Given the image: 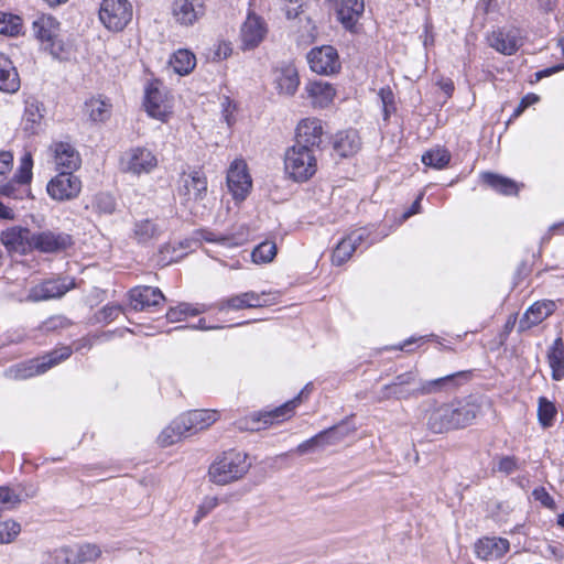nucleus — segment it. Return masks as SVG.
<instances>
[{
  "mask_svg": "<svg viewBox=\"0 0 564 564\" xmlns=\"http://www.w3.org/2000/svg\"><path fill=\"white\" fill-rule=\"evenodd\" d=\"M21 531V525L13 521L7 520L0 523V544L12 542Z\"/></svg>",
  "mask_w": 564,
  "mask_h": 564,
  "instance_id": "nucleus-51",
  "label": "nucleus"
},
{
  "mask_svg": "<svg viewBox=\"0 0 564 564\" xmlns=\"http://www.w3.org/2000/svg\"><path fill=\"white\" fill-rule=\"evenodd\" d=\"M93 208L99 214L110 215L116 209L115 198L108 193H99L94 197Z\"/></svg>",
  "mask_w": 564,
  "mask_h": 564,
  "instance_id": "nucleus-49",
  "label": "nucleus"
},
{
  "mask_svg": "<svg viewBox=\"0 0 564 564\" xmlns=\"http://www.w3.org/2000/svg\"><path fill=\"white\" fill-rule=\"evenodd\" d=\"M205 12V0H173L171 4L172 18L181 26L194 25Z\"/></svg>",
  "mask_w": 564,
  "mask_h": 564,
  "instance_id": "nucleus-14",
  "label": "nucleus"
},
{
  "mask_svg": "<svg viewBox=\"0 0 564 564\" xmlns=\"http://www.w3.org/2000/svg\"><path fill=\"white\" fill-rule=\"evenodd\" d=\"M453 410L449 403L437 404L427 414L426 425L433 433L453 431Z\"/></svg>",
  "mask_w": 564,
  "mask_h": 564,
  "instance_id": "nucleus-28",
  "label": "nucleus"
},
{
  "mask_svg": "<svg viewBox=\"0 0 564 564\" xmlns=\"http://www.w3.org/2000/svg\"><path fill=\"white\" fill-rule=\"evenodd\" d=\"M74 171H61L47 184V193L55 200H70L82 191V181L73 174Z\"/></svg>",
  "mask_w": 564,
  "mask_h": 564,
  "instance_id": "nucleus-9",
  "label": "nucleus"
},
{
  "mask_svg": "<svg viewBox=\"0 0 564 564\" xmlns=\"http://www.w3.org/2000/svg\"><path fill=\"white\" fill-rule=\"evenodd\" d=\"M376 239L371 238L369 228H358L344 237L333 251L332 261L336 265H341L350 259L352 253L359 248H368Z\"/></svg>",
  "mask_w": 564,
  "mask_h": 564,
  "instance_id": "nucleus-6",
  "label": "nucleus"
},
{
  "mask_svg": "<svg viewBox=\"0 0 564 564\" xmlns=\"http://www.w3.org/2000/svg\"><path fill=\"white\" fill-rule=\"evenodd\" d=\"M182 204L193 209V203H199L207 196V178L200 171H194L182 177V185L178 188Z\"/></svg>",
  "mask_w": 564,
  "mask_h": 564,
  "instance_id": "nucleus-12",
  "label": "nucleus"
},
{
  "mask_svg": "<svg viewBox=\"0 0 564 564\" xmlns=\"http://www.w3.org/2000/svg\"><path fill=\"white\" fill-rule=\"evenodd\" d=\"M129 296L132 307L137 311L150 310L165 301V296L159 288L148 285L131 289Z\"/></svg>",
  "mask_w": 564,
  "mask_h": 564,
  "instance_id": "nucleus-24",
  "label": "nucleus"
},
{
  "mask_svg": "<svg viewBox=\"0 0 564 564\" xmlns=\"http://www.w3.org/2000/svg\"><path fill=\"white\" fill-rule=\"evenodd\" d=\"M132 19V6L128 0H102L99 20L109 31H122Z\"/></svg>",
  "mask_w": 564,
  "mask_h": 564,
  "instance_id": "nucleus-5",
  "label": "nucleus"
},
{
  "mask_svg": "<svg viewBox=\"0 0 564 564\" xmlns=\"http://www.w3.org/2000/svg\"><path fill=\"white\" fill-rule=\"evenodd\" d=\"M144 107L150 117L162 122H166L172 115L171 99L156 87L147 89Z\"/></svg>",
  "mask_w": 564,
  "mask_h": 564,
  "instance_id": "nucleus-20",
  "label": "nucleus"
},
{
  "mask_svg": "<svg viewBox=\"0 0 564 564\" xmlns=\"http://www.w3.org/2000/svg\"><path fill=\"white\" fill-rule=\"evenodd\" d=\"M284 166L294 181L305 182L317 171L316 152L294 143L285 152Z\"/></svg>",
  "mask_w": 564,
  "mask_h": 564,
  "instance_id": "nucleus-3",
  "label": "nucleus"
},
{
  "mask_svg": "<svg viewBox=\"0 0 564 564\" xmlns=\"http://www.w3.org/2000/svg\"><path fill=\"white\" fill-rule=\"evenodd\" d=\"M102 554L96 543H77L56 551V558L63 564H87L96 562Z\"/></svg>",
  "mask_w": 564,
  "mask_h": 564,
  "instance_id": "nucleus-11",
  "label": "nucleus"
},
{
  "mask_svg": "<svg viewBox=\"0 0 564 564\" xmlns=\"http://www.w3.org/2000/svg\"><path fill=\"white\" fill-rule=\"evenodd\" d=\"M72 354L69 347H62L58 350H54L46 356L42 357L41 360H31L28 364H20L9 368L6 371V376L13 379H26L39 373H43L53 366L67 359Z\"/></svg>",
  "mask_w": 564,
  "mask_h": 564,
  "instance_id": "nucleus-4",
  "label": "nucleus"
},
{
  "mask_svg": "<svg viewBox=\"0 0 564 564\" xmlns=\"http://www.w3.org/2000/svg\"><path fill=\"white\" fill-rule=\"evenodd\" d=\"M202 311L198 308H192L189 304L181 303L176 307H172L166 313V318L171 323L180 322L182 321L183 316L191 314V315H198Z\"/></svg>",
  "mask_w": 564,
  "mask_h": 564,
  "instance_id": "nucleus-52",
  "label": "nucleus"
},
{
  "mask_svg": "<svg viewBox=\"0 0 564 564\" xmlns=\"http://www.w3.org/2000/svg\"><path fill=\"white\" fill-rule=\"evenodd\" d=\"M451 161V153L444 148H437L425 152L422 155V162L426 166L434 169H444Z\"/></svg>",
  "mask_w": 564,
  "mask_h": 564,
  "instance_id": "nucleus-43",
  "label": "nucleus"
},
{
  "mask_svg": "<svg viewBox=\"0 0 564 564\" xmlns=\"http://www.w3.org/2000/svg\"><path fill=\"white\" fill-rule=\"evenodd\" d=\"M547 361L552 370L553 380L564 378V344L562 338H556L547 351Z\"/></svg>",
  "mask_w": 564,
  "mask_h": 564,
  "instance_id": "nucleus-38",
  "label": "nucleus"
},
{
  "mask_svg": "<svg viewBox=\"0 0 564 564\" xmlns=\"http://www.w3.org/2000/svg\"><path fill=\"white\" fill-rule=\"evenodd\" d=\"M174 72L181 76L188 75L196 66V56L186 48L177 50L169 61Z\"/></svg>",
  "mask_w": 564,
  "mask_h": 564,
  "instance_id": "nucleus-40",
  "label": "nucleus"
},
{
  "mask_svg": "<svg viewBox=\"0 0 564 564\" xmlns=\"http://www.w3.org/2000/svg\"><path fill=\"white\" fill-rule=\"evenodd\" d=\"M58 28V21L52 15H42L32 24L35 37L43 42L52 41L57 35Z\"/></svg>",
  "mask_w": 564,
  "mask_h": 564,
  "instance_id": "nucleus-39",
  "label": "nucleus"
},
{
  "mask_svg": "<svg viewBox=\"0 0 564 564\" xmlns=\"http://www.w3.org/2000/svg\"><path fill=\"white\" fill-rule=\"evenodd\" d=\"M529 98H532V101H538L539 100V97L536 95H534V94L527 95L525 97L522 98V100L519 104V106L514 109L513 117L520 116L523 112V110L527 107L530 106Z\"/></svg>",
  "mask_w": 564,
  "mask_h": 564,
  "instance_id": "nucleus-62",
  "label": "nucleus"
},
{
  "mask_svg": "<svg viewBox=\"0 0 564 564\" xmlns=\"http://www.w3.org/2000/svg\"><path fill=\"white\" fill-rule=\"evenodd\" d=\"M33 232L21 226H13L2 230L0 239L3 246L10 252L25 254L32 251Z\"/></svg>",
  "mask_w": 564,
  "mask_h": 564,
  "instance_id": "nucleus-21",
  "label": "nucleus"
},
{
  "mask_svg": "<svg viewBox=\"0 0 564 564\" xmlns=\"http://www.w3.org/2000/svg\"><path fill=\"white\" fill-rule=\"evenodd\" d=\"M50 150L53 153L55 169L58 171H76L82 164L78 151L68 142H54Z\"/></svg>",
  "mask_w": 564,
  "mask_h": 564,
  "instance_id": "nucleus-23",
  "label": "nucleus"
},
{
  "mask_svg": "<svg viewBox=\"0 0 564 564\" xmlns=\"http://www.w3.org/2000/svg\"><path fill=\"white\" fill-rule=\"evenodd\" d=\"M310 98L315 107H327L335 97V88L326 82H313L307 87Z\"/></svg>",
  "mask_w": 564,
  "mask_h": 564,
  "instance_id": "nucleus-36",
  "label": "nucleus"
},
{
  "mask_svg": "<svg viewBox=\"0 0 564 564\" xmlns=\"http://www.w3.org/2000/svg\"><path fill=\"white\" fill-rule=\"evenodd\" d=\"M133 234L139 242H147L160 236L161 228L150 219H143L134 224Z\"/></svg>",
  "mask_w": 564,
  "mask_h": 564,
  "instance_id": "nucleus-42",
  "label": "nucleus"
},
{
  "mask_svg": "<svg viewBox=\"0 0 564 564\" xmlns=\"http://www.w3.org/2000/svg\"><path fill=\"white\" fill-rule=\"evenodd\" d=\"M158 163L153 151L144 147L129 149L121 159L122 170L133 175L149 174Z\"/></svg>",
  "mask_w": 564,
  "mask_h": 564,
  "instance_id": "nucleus-7",
  "label": "nucleus"
},
{
  "mask_svg": "<svg viewBox=\"0 0 564 564\" xmlns=\"http://www.w3.org/2000/svg\"><path fill=\"white\" fill-rule=\"evenodd\" d=\"M22 20L11 13H0V34L15 36L21 32Z\"/></svg>",
  "mask_w": 564,
  "mask_h": 564,
  "instance_id": "nucleus-45",
  "label": "nucleus"
},
{
  "mask_svg": "<svg viewBox=\"0 0 564 564\" xmlns=\"http://www.w3.org/2000/svg\"><path fill=\"white\" fill-rule=\"evenodd\" d=\"M121 313V307L116 304L106 305L101 311H99L97 318L99 322L109 323L116 319Z\"/></svg>",
  "mask_w": 564,
  "mask_h": 564,
  "instance_id": "nucleus-58",
  "label": "nucleus"
},
{
  "mask_svg": "<svg viewBox=\"0 0 564 564\" xmlns=\"http://www.w3.org/2000/svg\"><path fill=\"white\" fill-rule=\"evenodd\" d=\"M227 186L236 200L246 199L249 194L252 181L243 160H235L227 172Z\"/></svg>",
  "mask_w": 564,
  "mask_h": 564,
  "instance_id": "nucleus-15",
  "label": "nucleus"
},
{
  "mask_svg": "<svg viewBox=\"0 0 564 564\" xmlns=\"http://www.w3.org/2000/svg\"><path fill=\"white\" fill-rule=\"evenodd\" d=\"M311 69L319 75H334L340 69V61L335 47L323 45L312 48L307 54Z\"/></svg>",
  "mask_w": 564,
  "mask_h": 564,
  "instance_id": "nucleus-10",
  "label": "nucleus"
},
{
  "mask_svg": "<svg viewBox=\"0 0 564 564\" xmlns=\"http://www.w3.org/2000/svg\"><path fill=\"white\" fill-rule=\"evenodd\" d=\"M308 388L310 384L305 386L297 397L284 404L270 411L254 412L235 421L234 425L239 431L257 432L267 429L270 425L281 423L293 416L295 408L301 403L302 394L305 391H308Z\"/></svg>",
  "mask_w": 564,
  "mask_h": 564,
  "instance_id": "nucleus-2",
  "label": "nucleus"
},
{
  "mask_svg": "<svg viewBox=\"0 0 564 564\" xmlns=\"http://www.w3.org/2000/svg\"><path fill=\"white\" fill-rule=\"evenodd\" d=\"M183 437H186V436L183 433V431L181 430V427L177 424V422L174 420L158 436V443L161 446L166 447V446H171V445L177 443Z\"/></svg>",
  "mask_w": 564,
  "mask_h": 564,
  "instance_id": "nucleus-44",
  "label": "nucleus"
},
{
  "mask_svg": "<svg viewBox=\"0 0 564 564\" xmlns=\"http://www.w3.org/2000/svg\"><path fill=\"white\" fill-rule=\"evenodd\" d=\"M74 288L75 282L73 279L45 280L30 289L28 299L33 302L59 299Z\"/></svg>",
  "mask_w": 564,
  "mask_h": 564,
  "instance_id": "nucleus-17",
  "label": "nucleus"
},
{
  "mask_svg": "<svg viewBox=\"0 0 564 564\" xmlns=\"http://www.w3.org/2000/svg\"><path fill=\"white\" fill-rule=\"evenodd\" d=\"M532 497L535 501H539L544 508L555 510L556 503L547 490L540 486L533 489Z\"/></svg>",
  "mask_w": 564,
  "mask_h": 564,
  "instance_id": "nucleus-55",
  "label": "nucleus"
},
{
  "mask_svg": "<svg viewBox=\"0 0 564 564\" xmlns=\"http://www.w3.org/2000/svg\"><path fill=\"white\" fill-rule=\"evenodd\" d=\"M520 468L516 456H501L498 458L495 469L505 475H511Z\"/></svg>",
  "mask_w": 564,
  "mask_h": 564,
  "instance_id": "nucleus-53",
  "label": "nucleus"
},
{
  "mask_svg": "<svg viewBox=\"0 0 564 564\" xmlns=\"http://www.w3.org/2000/svg\"><path fill=\"white\" fill-rule=\"evenodd\" d=\"M203 238L206 241L217 242V243H221V245H226L229 241L228 238H226L224 236L216 235V234H214L212 231H205L203 234Z\"/></svg>",
  "mask_w": 564,
  "mask_h": 564,
  "instance_id": "nucleus-63",
  "label": "nucleus"
},
{
  "mask_svg": "<svg viewBox=\"0 0 564 564\" xmlns=\"http://www.w3.org/2000/svg\"><path fill=\"white\" fill-rule=\"evenodd\" d=\"M21 82L13 63L0 54V91L14 94L20 89Z\"/></svg>",
  "mask_w": 564,
  "mask_h": 564,
  "instance_id": "nucleus-33",
  "label": "nucleus"
},
{
  "mask_svg": "<svg viewBox=\"0 0 564 564\" xmlns=\"http://www.w3.org/2000/svg\"><path fill=\"white\" fill-rule=\"evenodd\" d=\"M356 430V426L347 419L322 432L324 434L326 445H332L351 435Z\"/></svg>",
  "mask_w": 564,
  "mask_h": 564,
  "instance_id": "nucleus-41",
  "label": "nucleus"
},
{
  "mask_svg": "<svg viewBox=\"0 0 564 564\" xmlns=\"http://www.w3.org/2000/svg\"><path fill=\"white\" fill-rule=\"evenodd\" d=\"M467 372L459 371L432 380H421L417 382L416 392L419 395H427L454 389L457 386V379L466 377Z\"/></svg>",
  "mask_w": 564,
  "mask_h": 564,
  "instance_id": "nucleus-30",
  "label": "nucleus"
},
{
  "mask_svg": "<svg viewBox=\"0 0 564 564\" xmlns=\"http://www.w3.org/2000/svg\"><path fill=\"white\" fill-rule=\"evenodd\" d=\"M556 414L555 405L545 398L539 399L538 416L540 423L544 427H549L553 424Z\"/></svg>",
  "mask_w": 564,
  "mask_h": 564,
  "instance_id": "nucleus-48",
  "label": "nucleus"
},
{
  "mask_svg": "<svg viewBox=\"0 0 564 564\" xmlns=\"http://www.w3.org/2000/svg\"><path fill=\"white\" fill-rule=\"evenodd\" d=\"M267 31L264 21L254 13H249L240 30L242 48L257 47L264 39Z\"/></svg>",
  "mask_w": 564,
  "mask_h": 564,
  "instance_id": "nucleus-22",
  "label": "nucleus"
},
{
  "mask_svg": "<svg viewBox=\"0 0 564 564\" xmlns=\"http://www.w3.org/2000/svg\"><path fill=\"white\" fill-rule=\"evenodd\" d=\"M269 303L268 294L265 292L257 293L248 291L240 294L223 299L216 303L215 307L220 311H239L243 308L262 307Z\"/></svg>",
  "mask_w": 564,
  "mask_h": 564,
  "instance_id": "nucleus-19",
  "label": "nucleus"
},
{
  "mask_svg": "<svg viewBox=\"0 0 564 564\" xmlns=\"http://www.w3.org/2000/svg\"><path fill=\"white\" fill-rule=\"evenodd\" d=\"M275 83L280 94L293 96L300 85L299 73L295 66L285 65L281 67L275 77Z\"/></svg>",
  "mask_w": 564,
  "mask_h": 564,
  "instance_id": "nucleus-35",
  "label": "nucleus"
},
{
  "mask_svg": "<svg viewBox=\"0 0 564 564\" xmlns=\"http://www.w3.org/2000/svg\"><path fill=\"white\" fill-rule=\"evenodd\" d=\"M449 405H452L453 410L452 421L454 430L470 425L481 410L478 403L469 401L451 402Z\"/></svg>",
  "mask_w": 564,
  "mask_h": 564,
  "instance_id": "nucleus-29",
  "label": "nucleus"
},
{
  "mask_svg": "<svg viewBox=\"0 0 564 564\" xmlns=\"http://www.w3.org/2000/svg\"><path fill=\"white\" fill-rule=\"evenodd\" d=\"M556 308L555 302L551 300L533 303L520 319L519 326L522 330L529 329L547 318Z\"/></svg>",
  "mask_w": 564,
  "mask_h": 564,
  "instance_id": "nucleus-27",
  "label": "nucleus"
},
{
  "mask_svg": "<svg viewBox=\"0 0 564 564\" xmlns=\"http://www.w3.org/2000/svg\"><path fill=\"white\" fill-rule=\"evenodd\" d=\"M539 9L543 12H552L556 6L555 0H538Z\"/></svg>",
  "mask_w": 564,
  "mask_h": 564,
  "instance_id": "nucleus-64",
  "label": "nucleus"
},
{
  "mask_svg": "<svg viewBox=\"0 0 564 564\" xmlns=\"http://www.w3.org/2000/svg\"><path fill=\"white\" fill-rule=\"evenodd\" d=\"M13 163V154L9 151L0 152V176L11 171Z\"/></svg>",
  "mask_w": 564,
  "mask_h": 564,
  "instance_id": "nucleus-61",
  "label": "nucleus"
},
{
  "mask_svg": "<svg viewBox=\"0 0 564 564\" xmlns=\"http://www.w3.org/2000/svg\"><path fill=\"white\" fill-rule=\"evenodd\" d=\"M379 97H380V99L382 101V105H383L384 119H388L391 109L392 110L394 109V107H393V99H394L393 93H392V90L389 87L381 88L379 90Z\"/></svg>",
  "mask_w": 564,
  "mask_h": 564,
  "instance_id": "nucleus-59",
  "label": "nucleus"
},
{
  "mask_svg": "<svg viewBox=\"0 0 564 564\" xmlns=\"http://www.w3.org/2000/svg\"><path fill=\"white\" fill-rule=\"evenodd\" d=\"M218 506V499L216 497H206L199 505L196 514L194 517V523L197 524L203 518H205L210 511Z\"/></svg>",
  "mask_w": 564,
  "mask_h": 564,
  "instance_id": "nucleus-54",
  "label": "nucleus"
},
{
  "mask_svg": "<svg viewBox=\"0 0 564 564\" xmlns=\"http://www.w3.org/2000/svg\"><path fill=\"white\" fill-rule=\"evenodd\" d=\"M192 412L197 432L209 427L219 417V413L216 410H193Z\"/></svg>",
  "mask_w": 564,
  "mask_h": 564,
  "instance_id": "nucleus-47",
  "label": "nucleus"
},
{
  "mask_svg": "<svg viewBox=\"0 0 564 564\" xmlns=\"http://www.w3.org/2000/svg\"><path fill=\"white\" fill-rule=\"evenodd\" d=\"M361 142L356 130L349 129L337 133L334 150L343 158H347L357 153Z\"/></svg>",
  "mask_w": 564,
  "mask_h": 564,
  "instance_id": "nucleus-34",
  "label": "nucleus"
},
{
  "mask_svg": "<svg viewBox=\"0 0 564 564\" xmlns=\"http://www.w3.org/2000/svg\"><path fill=\"white\" fill-rule=\"evenodd\" d=\"M31 241L32 251L37 250L43 253L62 252L73 243L68 234L52 230L33 232Z\"/></svg>",
  "mask_w": 564,
  "mask_h": 564,
  "instance_id": "nucleus-16",
  "label": "nucleus"
},
{
  "mask_svg": "<svg viewBox=\"0 0 564 564\" xmlns=\"http://www.w3.org/2000/svg\"><path fill=\"white\" fill-rule=\"evenodd\" d=\"M32 166H33V160L30 152H26L20 162L19 170L17 174L14 175V180L19 184H28L31 182L32 178Z\"/></svg>",
  "mask_w": 564,
  "mask_h": 564,
  "instance_id": "nucleus-50",
  "label": "nucleus"
},
{
  "mask_svg": "<svg viewBox=\"0 0 564 564\" xmlns=\"http://www.w3.org/2000/svg\"><path fill=\"white\" fill-rule=\"evenodd\" d=\"M365 10L364 0H341L338 19L346 30L354 31Z\"/></svg>",
  "mask_w": 564,
  "mask_h": 564,
  "instance_id": "nucleus-32",
  "label": "nucleus"
},
{
  "mask_svg": "<svg viewBox=\"0 0 564 564\" xmlns=\"http://www.w3.org/2000/svg\"><path fill=\"white\" fill-rule=\"evenodd\" d=\"M510 549V543L505 538L487 536L478 540L475 544L477 557L484 561H495L501 558Z\"/></svg>",
  "mask_w": 564,
  "mask_h": 564,
  "instance_id": "nucleus-25",
  "label": "nucleus"
},
{
  "mask_svg": "<svg viewBox=\"0 0 564 564\" xmlns=\"http://www.w3.org/2000/svg\"><path fill=\"white\" fill-rule=\"evenodd\" d=\"M421 379L417 378L416 370H410L404 373L398 375L394 380L381 388L380 399L388 400L391 398L402 400L409 398L419 397L416 392L417 382Z\"/></svg>",
  "mask_w": 564,
  "mask_h": 564,
  "instance_id": "nucleus-8",
  "label": "nucleus"
},
{
  "mask_svg": "<svg viewBox=\"0 0 564 564\" xmlns=\"http://www.w3.org/2000/svg\"><path fill=\"white\" fill-rule=\"evenodd\" d=\"M324 445H326L325 437H324L323 432H319L318 434L311 437L310 440L301 443L296 447V453L303 455V454H306V453L313 451L315 447L324 446Z\"/></svg>",
  "mask_w": 564,
  "mask_h": 564,
  "instance_id": "nucleus-56",
  "label": "nucleus"
},
{
  "mask_svg": "<svg viewBox=\"0 0 564 564\" xmlns=\"http://www.w3.org/2000/svg\"><path fill=\"white\" fill-rule=\"evenodd\" d=\"M185 436L197 433L196 426L194 425L193 412L188 411L175 419Z\"/></svg>",
  "mask_w": 564,
  "mask_h": 564,
  "instance_id": "nucleus-57",
  "label": "nucleus"
},
{
  "mask_svg": "<svg viewBox=\"0 0 564 564\" xmlns=\"http://www.w3.org/2000/svg\"><path fill=\"white\" fill-rule=\"evenodd\" d=\"M487 41L490 47L503 55H513L522 45V34L516 26H503L494 30Z\"/></svg>",
  "mask_w": 564,
  "mask_h": 564,
  "instance_id": "nucleus-13",
  "label": "nucleus"
},
{
  "mask_svg": "<svg viewBox=\"0 0 564 564\" xmlns=\"http://www.w3.org/2000/svg\"><path fill=\"white\" fill-rule=\"evenodd\" d=\"M467 372L459 371L432 380H421L417 382L416 392L419 395H427L454 389L457 386V379L466 377Z\"/></svg>",
  "mask_w": 564,
  "mask_h": 564,
  "instance_id": "nucleus-31",
  "label": "nucleus"
},
{
  "mask_svg": "<svg viewBox=\"0 0 564 564\" xmlns=\"http://www.w3.org/2000/svg\"><path fill=\"white\" fill-rule=\"evenodd\" d=\"M24 117L28 122L37 123L42 118L39 105L36 102H29L25 108Z\"/></svg>",
  "mask_w": 564,
  "mask_h": 564,
  "instance_id": "nucleus-60",
  "label": "nucleus"
},
{
  "mask_svg": "<svg viewBox=\"0 0 564 564\" xmlns=\"http://www.w3.org/2000/svg\"><path fill=\"white\" fill-rule=\"evenodd\" d=\"M480 177L485 185L500 194L516 195L519 191L518 184L509 177L491 172H485Z\"/></svg>",
  "mask_w": 564,
  "mask_h": 564,
  "instance_id": "nucleus-37",
  "label": "nucleus"
},
{
  "mask_svg": "<svg viewBox=\"0 0 564 564\" xmlns=\"http://www.w3.org/2000/svg\"><path fill=\"white\" fill-rule=\"evenodd\" d=\"M276 254V246L274 242L264 241L258 245L252 253L251 258L254 263H268L273 260Z\"/></svg>",
  "mask_w": 564,
  "mask_h": 564,
  "instance_id": "nucleus-46",
  "label": "nucleus"
},
{
  "mask_svg": "<svg viewBox=\"0 0 564 564\" xmlns=\"http://www.w3.org/2000/svg\"><path fill=\"white\" fill-rule=\"evenodd\" d=\"M83 112L89 121L104 123L111 117L112 104L110 99L105 96H93L85 101Z\"/></svg>",
  "mask_w": 564,
  "mask_h": 564,
  "instance_id": "nucleus-26",
  "label": "nucleus"
},
{
  "mask_svg": "<svg viewBox=\"0 0 564 564\" xmlns=\"http://www.w3.org/2000/svg\"><path fill=\"white\" fill-rule=\"evenodd\" d=\"M250 467L247 454L231 449L216 457L209 466L208 477L212 482L224 486L241 479Z\"/></svg>",
  "mask_w": 564,
  "mask_h": 564,
  "instance_id": "nucleus-1",
  "label": "nucleus"
},
{
  "mask_svg": "<svg viewBox=\"0 0 564 564\" xmlns=\"http://www.w3.org/2000/svg\"><path fill=\"white\" fill-rule=\"evenodd\" d=\"M324 129L317 118H305L296 127L295 144L303 145L312 151H319L323 141Z\"/></svg>",
  "mask_w": 564,
  "mask_h": 564,
  "instance_id": "nucleus-18",
  "label": "nucleus"
}]
</instances>
